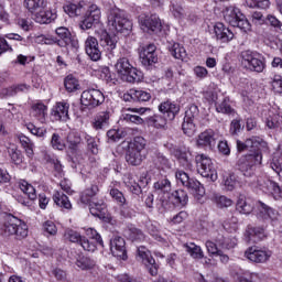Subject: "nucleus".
I'll list each match as a JSON object with an SVG mask.
<instances>
[{
  "mask_svg": "<svg viewBox=\"0 0 282 282\" xmlns=\"http://www.w3.org/2000/svg\"><path fill=\"white\" fill-rule=\"evenodd\" d=\"M115 69L121 80L126 83H140L142 79V73L133 67L127 57H119L115 64Z\"/></svg>",
  "mask_w": 282,
  "mask_h": 282,
  "instance_id": "f257e3e1",
  "label": "nucleus"
},
{
  "mask_svg": "<svg viewBox=\"0 0 282 282\" xmlns=\"http://www.w3.org/2000/svg\"><path fill=\"white\" fill-rule=\"evenodd\" d=\"M108 25L111 30H115V32L121 33L129 32L131 28H133V23L129 20L127 12L118 8L110 9L108 14Z\"/></svg>",
  "mask_w": 282,
  "mask_h": 282,
  "instance_id": "f03ea898",
  "label": "nucleus"
},
{
  "mask_svg": "<svg viewBox=\"0 0 282 282\" xmlns=\"http://www.w3.org/2000/svg\"><path fill=\"white\" fill-rule=\"evenodd\" d=\"M224 19L232 28H239L240 30H243V32H248V30H250V22L237 7L230 6L225 8Z\"/></svg>",
  "mask_w": 282,
  "mask_h": 282,
  "instance_id": "7ed1b4c3",
  "label": "nucleus"
},
{
  "mask_svg": "<svg viewBox=\"0 0 282 282\" xmlns=\"http://www.w3.org/2000/svg\"><path fill=\"white\" fill-rule=\"evenodd\" d=\"M2 230L8 237L11 235H14L17 239H25L28 237V225L14 216H8Z\"/></svg>",
  "mask_w": 282,
  "mask_h": 282,
  "instance_id": "20e7f679",
  "label": "nucleus"
},
{
  "mask_svg": "<svg viewBox=\"0 0 282 282\" xmlns=\"http://www.w3.org/2000/svg\"><path fill=\"white\" fill-rule=\"evenodd\" d=\"M263 161V154L259 150L254 152L242 155L237 162L238 169L243 173L245 177H252V169L259 166Z\"/></svg>",
  "mask_w": 282,
  "mask_h": 282,
  "instance_id": "39448f33",
  "label": "nucleus"
},
{
  "mask_svg": "<svg viewBox=\"0 0 282 282\" xmlns=\"http://www.w3.org/2000/svg\"><path fill=\"white\" fill-rule=\"evenodd\" d=\"M195 160L199 175L210 180V182H217V170L215 164H213V160L205 154H197Z\"/></svg>",
  "mask_w": 282,
  "mask_h": 282,
  "instance_id": "423d86ee",
  "label": "nucleus"
},
{
  "mask_svg": "<svg viewBox=\"0 0 282 282\" xmlns=\"http://www.w3.org/2000/svg\"><path fill=\"white\" fill-rule=\"evenodd\" d=\"M247 184H250L252 188H259V191H262V193L267 195H274L275 197L281 196V186L268 177L253 176L251 181H247Z\"/></svg>",
  "mask_w": 282,
  "mask_h": 282,
  "instance_id": "0eeeda50",
  "label": "nucleus"
},
{
  "mask_svg": "<svg viewBox=\"0 0 282 282\" xmlns=\"http://www.w3.org/2000/svg\"><path fill=\"white\" fill-rule=\"evenodd\" d=\"M241 65L245 66L246 69L257 72L258 74H261V72L265 69V62L263 61V57L261 55L253 54L250 51L242 53Z\"/></svg>",
  "mask_w": 282,
  "mask_h": 282,
  "instance_id": "6e6552de",
  "label": "nucleus"
},
{
  "mask_svg": "<svg viewBox=\"0 0 282 282\" xmlns=\"http://www.w3.org/2000/svg\"><path fill=\"white\" fill-rule=\"evenodd\" d=\"M80 102L84 107L96 109L105 102V95L98 89L89 88L82 93Z\"/></svg>",
  "mask_w": 282,
  "mask_h": 282,
  "instance_id": "1a4fd4ad",
  "label": "nucleus"
},
{
  "mask_svg": "<svg viewBox=\"0 0 282 282\" xmlns=\"http://www.w3.org/2000/svg\"><path fill=\"white\" fill-rule=\"evenodd\" d=\"M139 23L141 25V30H143V32H148L149 34H151V32L154 34L162 32V22L160 21V17L156 14H141L139 17Z\"/></svg>",
  "mask_w": 282,
  "mask_h": 282,
  "instance_id": "9d476101",
  "label": "nucleus"
},
{
  "mask_svg": "<svg viewBox=\"0 0 282 282\" xmlns=\"http://www.w3.org/2000/svg\"><path fill=\"white\" fill-rule=\"evenodd\" d=\"M64 237L72 243L80 245L82 248L86 250V252H96V242L90 241L89 239L80 236L78 231L68 229L65 231Z\"/></svg>",
  "mask_w": 282,
  "mask_h": 282,
  "instance_id": "9b49d317",
  "label": "nucleus"
},
{
  "mask_svg": "<svg viewBox=\"0 0 282 282\" xmlns=\"http://www.w3.org/2000/svg\"><path fill=\"white\" fill-rule=\"evenodd\" d=\"M100 8L96 4H91L79 24L82 30H91L97 23H100Z\"/></svg>",
  "mask_w": 282,
  "mask_h": 282,
  "instance_id": "f8f14e48",
  "label": "nucleus"
},
{
  "mask_svg": "<svg viewBox=\"0 0 282 282\" xmlns=\"http://www.w3.org/2000/svg\"><path fill=\"white\" fill-rule=\"evenodd\" d=\"M138 257L145 265L147 270L151 274V276H158V263H155V259L151 256V251H149L145 247L138 248Z\"/></svg>",
  "mask_w": 282,
  "mask_h": 282,
  "instance_id": "ddd939ff",
  "label": "nucleus"
},
{
  "mask_svg": "<svg viewBox=\"0 0 282 282\" xmlns=\"http://www.w3.org/2000/svg\"><path fill=\"white\" fill-rule=\"evenodd\" d=\"M110 252L117 259H122V261H127V242L124 241V238H122L121 236H113L110 239Z\"/></svg>",
  "mask_w": 282,
  "mask_h": 282,
  "instance_id": "4468645a",
  "label": "nucleus"
},
{
  "mask_svg": "<svg viewBox=\"0 0 282 282\" xmlns=\"http://www.w3.org/2000/svg\"><path fill=\"white\" fill-rule=\"evenodd\" d=\"M140 62L144 67H151L158 63V52L154 44L143 46L139 53Z\"/></svg>",
  "mask_w": 282,
  "mask_h": 282,
  "instance_id": "2eb2a0df",
  "label": "nucleus"
},
{
  "mask_svg": "<svg viewBox=\"0 0 282 282\" xmlns=\"http://www.w3.org/2000/svg\"><path fill=\"white\" fill-rule=\"evenodd\" d=\"M51 118L56 121L67 122L69 120V102L58 101L51 110Z\"/></svg>",
  "mask_w": 282,
  "mask_h": 282,
  "instance_id": "dca6fc26",
  "label": "nucleus"
},
{
  "mask_svg": "<svg viewBox=\"0 0 282 282\" xmlns=\"http://www.w3.org/2000/svg\"><path fill=\"white\" fill-rule=\"evenodd\" d=\"M101 45L106 47L108 58H116L118 56V37L116 35L110 36L108 32H104L101 35Z\"/></svg>",
  "mask_w": 282,
  "mask_h": 282,
  "instance_id": "f3484780",
  "label": "nucleus"
},
{
  "mask_svg": "<svg viewBox=\"0 0 282 282\" xmlns=\"http://www.w3.org/2000/svg\"><path fill=\"white\" fill-rule=\"evenodd\" d=\"M85 51L87 56L93 61H100L102 53L100 52V46L98 45V40L94 36H88L85 41Z\"/></svg>",
  "mask_w": 282,
  "mask_h": 282,
  "instance_id": "a211bd4d",
  "label": "nucleus"
},
{
  "mask_svg": "<svg viewBox=\"0 0 282 282\" xmlns=\"http://www.w3.org/2000/svg\"><path fill=\"white\" fill-rule=\"evenodd\" d=\"M214 33L216 40L221 43H230L235 39V33L221 22L214 25Z\"/></svg>",
  "mask_w": 282,
  "mask_h": 282,
  "instance_id": "6ab92c4d",
  "label": "nucleus"
},
{
  "mask_svg": "<svg viewBox=\"0 0 282 282\" xmlns=\"http://www.w3.org/2000/svg\"><path fill=\"white\" fill-rule=\"evenodd\" d=\"M245 257L253 263H265L270 259V252L261 250L257 247H250L246 252Z\"/></svg>",
  "mask_w": 282,
  "mask_h": 282,
  "instance_id": "aec40b11",
  "label": "nucleus"
},
{
  "mask_svg": "<svg viewBox=\"0 0 282 282\" xmlns=\"http://www.w3.org/2000/svg\"><path fill=\"white\" fill-rule=\"evenodd\" d=\"M67 142L73 160H75V162H82L83 152L78 149V147H80V135L72 133L68 135Z\"/></svg>",
  "mask_w": 282,
  "mask_h": 282,
  "instance_id": "412c9836",
  "label": "nucleus"
},
{
  "mask_svg": "<svg viewBox=\"0 0 282 282\" xmlns=\"http://www.w3.org/2000/svg\"><path fill=\"white\" fill-rule=\"evenodd\" d=\"M152 164L154 169H158V171H171L173 164L171 163V160L164 155V153L155 151L152 155Z\"/></svg>",
  "mask_w": 282,
  "mask_h": 282,
  "instance_id": "4be33fe9",
  "label": "nucleus"
},
{
  "mask_svg": "<svg viewBox=\"0 0 282 282\" xmlns=\"http://www.w3.org/2000/svg\"><path fill=\"white\" fill-rule=\"evenodd\" d=\"M55 34H57L58 39H52L51 42H46V44L57 43L59 47H65L66 45H69L72 41V33L69 32V29L65 26H59L55 30Z\"/></svg>",
  "mask_w": 282,
  "mask_h": 282,
  "instance_id": "5701e85b",
  "label": "nucleus"
},
{
  "mask_svg": "<svg viewBox=\"0 0 282 282\" xmlns=\"http://www.w3.org/2000/svg\"><path fill=\"white\" fill-rule=\"evenodd\" d=\"M159 111L163 113L167 120H175V116L180 113V105L170 100L163 101L159 106Z\"/></svg>",
  "mask_w": 282,
  "mask_h": 282,
  "instance_id": "b1692460",
  "label": "nucleus"
},
{
  "mask_svg": "<svg viewBox=\"0 0 282 282\" xmlns=\"http://www.w3.org/2000/svg\"><path fill=\"white\" fill-rule=\"evenodd\" d=\"M110 118L111 115L109 111L98 112L93 120V129H95V131H102L105 129H109Z\"/></svg>",
  "mask_w": 282,
  "mask_h": 282,
  "instance_id": "393cba45",
  "label": "nucleus"
},
{
  "mask_svg": "<svg viewBox=\"0 0 282 282\" xmlns=\"http://www.w3.org/2000/svg\"><path fill=\"white\" fill-rule=\"evenodd\" d=\"M110 196L119 204L121 208V215L123 217H132L133 214L127 209V198L122 192H120L118 188H111Z\"/></svg>",
  "mask_w": 282,
  "mask_h": 282,
  "instance_id": "a878e982",
  "label": "nucleus"
},
{
  "mask_svg": "<svg viewBox=\"0 0 282 282\" xmlns=\"http://www.w3.org/2000/svg\"><path fill=\"white\" fill-rule=\"evenodd\" d=\"M169 199L173 206L184 208V206L188 204V193H186L184 189H176L171 193Z\"/></svg>",
  "mask_w": 282,
  "mask_h": 282,
  "instance_id": "bb28decb",
  "label": "nucleus"
},
{
  "mask_svg": "<svg viewBox=\"0 0 282 282\" xmlns=\"http://www.w3.org/2000/svg\"><path fill=\"white\" fill-rule=\"evenodd\" d=\"M215 144V131L213 130H206L202 132L197 138V145L203 147L204 149H213Z\"/></svg>",
  "mask_w": 282,
  "mask_h": 282,
  "instance_id": "cd10ccee",
  "label": "nucleus"
},
{
  "mask_svg": "<svg viewBox=\"0 0 282 282\" xmlns=\"http://www.w3.org/2000/svg\"><path fill=\"white\" fill-rule=\"evenodd\" d=\"M245 237L247 241H252L253 243H257V241L265 239V229L261 227L248 226L245 232Z\"/></svg>",
  "mask_w": 282,
  "mask_h": 282,
  "instance_id": "c85d7f7f",
  "label": "nucleus"
},
{
  "mask_svg": "<svg viewBox=\"0 0 282 282\" xmlns=\"http://www.w3.org/2000/svg\"><path fill=\"white\" fill-rule=\"evenodd\" d=\"M100 193V188H98V185L93 184L88 186L86 189H84L79 194V202L80 204H84V206H87L88 204H91L94 202V197Z\"/></svg>",
  "mask_w": 282,
  "mask_h": 282,
  "instance_id": "c756f323",
  "label": "nucleus"
},
{
  "mask_svg": "<svg viewBox=\"0 0 282 282\" xmlns=\"http://www.w3.org/2000/svg\"><path fill=\"white\" fill-rule=\"evenodd\" d=\"M24 8L35 18L39 12L47 8V0H24Z\"/></svg>",
  "mask_w": 282,
  "mask_h": 282,
  "instance_id": "7c9ffc66",
  "label": "nucleus"
},
{
  "mask_svg": "<svg viewBox=\"0 0 282 282\" xmlns=\"http://www.w3.org/2000/svg\"><path fill=\"white\" fill-rule=\"evenodd\" d=\"M185 188H187L196 199H202V197H204V195L206 194V191L204 189L202 183H199V181L195 178H189L187 184L185 185Z\"/></svg>",
  "mask_w": 282,
  "mask_h": 282,
  "instance_id": "2f4dec72",
  "label": "nucleus"
},
{
  "mask_svg": "<svg viewBox=\"0 0 282 282\" xmlns=\"http://www.w3.org/2000/svg\"><path fill=\"white\" fill-rule=\"evenodd\" d=\"M216 243L219 246V248H223V250H232L237 246V238L235 237H225L221 234H218L215 237Z\"/></svg>",
  "mask_w": 282,
  "mask_h": 282,
  "instance_id": "473e14b6",
  "label": "nucleus"
},
{
  "mask_svg": "<svg viewBox=\"0 0 282 282\" xmlns=\"http://www.w3.org/2000/svg\"><path fill=\"white\" fill-rule=\"evenodd\" d=\"M56 17L57 15L54 11L42 9L41 11L35 13L34 20L36 21V23L47 24L52 23V21H55Z\"/></svg>",
  "mask_w": 282,
  "mask_h": 282,
  "instance_id": "72a5a7b5",
  "label": "nucleus"
},
{
  "mask_svg": "<svg viewBox=\"0 0 282 282\" xmlns=\"http://www.w3.org/2000/svg\"><path fill=\"white\" fill-rule=\"evenodd\" d=\"M143 160L144 155L142 154V152L138 150H131V148L128 149V152L126 154V161L128 162V164H131L132 166H140Z\"/></svg>",
  "mask_w": 282,
  "mask_h": 282,
  "instance_id": "f704fd0d",
  "label": "nucleus"
},
{
  "mask_svg": "<svg viewBox=\"0 0 282 282\" xmlns=\"http://www.w3.org/2000/svg\"><path fill=\"white\" fill-rule=\"evenodd\" d=\"M169 119L162 115H153L147 118L148 127H153L154 129H166V123Z\"/></svg>",
  "mask_w": 282,
  "mask_h": 282,
  "instance_id": "c9c22d12",
  "label": "nucleus"
},
{
  "mask_svg": "<svg viewBox=\"0 0 282 282\" xmlns=\"http://www.w3.org/2000/svg\"><path fill=\"white\" fill-rule=\"evenodd\" d=\"M245 147H247L248 151H254V149H258V151L261 152V149H268V142H265L260 137H251L247 139Z\"/></svg>",
  "mask_w": 282,
  "mask_h": 282,
  "instance_id": "e433bc0d",
  "label": "nucleus"
},
{
  "mask_svg": "<svg viewBox=\"0 0 282 282\" xmlns=\"http://www.w3.org/2000/svg\"><path fill=\"white\" fill-rule=\"evenodd\" d=\"M53 202L59 208H65V210H72V202H69V197L65 195L63 192H55L53 195Z\"/></svg>",
  "mask_w": 282,
  "mask_h": 282,
  "instance_id": "4c0bfd02",
  "label": "nucleus"
},
{
  "mask_svg": "<svg viewBox=\"0 0 282 282\" xmlns=\"http://www.w3.org/2000/svg\"><path fill=\"white\" fill-rule=\"evenodd\" d=\"M87 206H89V212L94 217H102L107 210V205L102 200H93Z\"/></svg>",
  "mask_w": 282,
  "mask_h": 282,
  "instance_id": "58836bf2",
  "label": "nucleus"
},
{
  "mask_svg": "<svg viewBox=\"0 0 282 282\" xmlns=\"http://www.w3.org/2000/svg\"><path fill=\"white\" fill-rule=\"evenodd\" d=\"M75 263L79 270H94L96 268V260L83 254L76 258Z\"/></svg>",
  "mask_w": 282,
  "mask_h": 282,
  "instance_id": "ea45409f",
  "label": "nucleus"
},
{
  "mask_svg": "<svg viewBox=\"0 0 282 282\" xmlns=\"http://www.w3.org/2000/svg\"><path fill=\"white\" fill-rule=\"evenodd\" d=\"M169 52L172 56L178 61H184L188 54L186 53V48L182 46L180 43H173L167 46Z\"/></svg>",
  "mask_w": 282,
  "mask_h": 282,
  "instance_id": "a19ab883",
  "label": "nucleus"
},
{
  "mask_svg": "<svg viewBox=\"0 0 282 282\" xmlns=\"http://www.w3.org/2000/svg\"><path fill=\"white\" fill-rule=\"evenodd\" d=\"M236 210H238V213L241 215H250V213L253 210V207L252 204H250V200L246 199V196H239L236 204Z\"/></svg>",
  "mask_w": 282,
  "mask_h": 282,
  "instance_id": "79ce46f5",
  "label": "nucleus"
},
{
  "mask_svg": "<svg viewBox=\"0 0 282 282\" xmlns=\"http://www.w3.org/2000/svg\"><path fill=\"white\" fill-rule=\"evenodd\" d=\"M185 250L188 252V254L192 257V259H204V250H202V247L195 245V242H188L185 245Z\"/></svg>",
  "mask_w": 282,
  "mask_h": 282,
  "instance_id": "37998d69",
  "label": "nucleus"
},
{
  "mask_svg": "<svg viewBox=\"0 0 282 282\" xmlns=\"http://www.w3.org/2000/svg\"><path fill=\"white\" fill-rule=\"evenodd\" d=\"M33 116L40 120V122H45V117L47 116V106L43 102H37L32 106Z\"/></svg>",
  "mask_w": 282,
  "mask_h": 282,
  "instance_id": "c03bdc74",
  "label": "nucleus"
},
{
  "mask_svg": "<svg viewBox=\"0 0 282 282\" xmlns=\"http://www.w3.org/2000/svg\"><path fill=\"white\" fill-rule=\"evenodd\" d=\"M259 214L258 217L261 219H274L275 213L272 207L265 205L263 202L258 203Z\"/></svg>",
  "mask_w": 282,
  "mask_h": 282,
  "instance_id": "a18cd8bd",
  "label": "nucleus"
},
{
  "mask_svg": "<svg viewBox=\"0 0 282 282\" xmlns=\"http://www.w3.org/2000/svg\"><path fill=\"white\" fill-rule=\"evenodd\" d=\"M64 87H65L66 91L72 94V93L78 91V89H80V83L78 82V79L76 77H74V75H68L64 79Z\"/></svg>",
  "mask_w": 282,
  "mask_h": 282,
  "instance_id": "49530a36",
  "label": "nucleus"
},
{
  "mask_svg": "<svg viewBox=\"0 0 282 282\" xmlns=\"http://www.w3.org/2000/svg\"><path fill=\"white\" fill-rule=\"evenodd\" d=\"M19 186L20 191H22V193H24V195H26L31 202L36 199V188H34L32 184L28 183V181H21Z\"/></svg>",
  "mask_w": 282,
  "mask_h": 282,
  "instance_id": "de8ad7c7",
  "label": "nucleus"
},
{
  "mask_svg": "<svg viewBox=\"0 0 282 282\" xmlns=\"http://www.w3.org/2000/svg\"><path fill=\"white\" fill-rule=\"evenodd\" d=\"M265 127H268V129H273V130L281 129L282 117L276 113L269 115L265 119Z\"/></svg>",
  "mask_w": 282,
  "mask_h": 282,
  "instance_id": "09e8293b",
  "label": "nucleus"
},
{
  "mask_svg": "<svg viewBox=\"0 0 282 282\" xmlns=\"http://www.w3.org/2000/svg\"><path fill=\"white\" fill-rule=\"evenodd\" d=\"M20 143L25 150L28 158H34V143L25 135L19 137Z\"/></svg>",
  "mask_w": 282,
  "mask_h": 282,
  "instance_id": "8fccbe9b",
  "label": "nucleus"
},
{
  "mask_svg": "<svg viewBox=\"0 0 282 282\" xmlns=\"http://www.w3.org/2000/svg\"><path fill=\"white\" fill-rule=\"evenodd\" d=\"M218 113H226L227 116H235V109L230 106V99L224 98L223 101L216 106Z\"/></svg>",
  "mask_w": 282,
  "mask_h": 282,
  "instance_id": "3c124183",
  "label": "nucleus"
},
{
  "mask_svg": "<svg viewBox=\"0 0 282 282\" xmlns=\"http://www.w3.org/2000/svg\"><path fill=\"white\" fill-rule=\"evenodd\" d=\"M223 184L225 186V191H235V188H237V176L235 173H229L223 176Z\"/></svg>",
  "mask_w": 282,
  "mask_h": 282,
  "instance_id": "603ef678",
  "label": "nucleus"
},
{
  "mask_svg": "<svg viewBox=\"0 0 282 282\" xmlns=\"http://www.w3.org/2000/svg\"><path fill=\"white\" fill-rule=\"evenodd\" d=\"M182 130L185 133V135H188V138H192V135H195V131H197L195 121L184 118L182 123Z\"/></svg>",
  "mask_w": 282,
  "mask_h": 282,
  "instance_id": "864d4df0",
  "label": "nucleus"
},
{
  "mask_svg": "<svg viewBox=\"0 0 282 282\" xmlns=\"http://www.w3.org/2000/svg\"><path fill=\"white\" fill-rule=\"evenodd\" d=\"M84 140L87 144V149L88 151H90V153H93V155H98V140H96V138L84 133Z\"/></svg>",
  "mask_w": 282,
  "mask_h": 282,
  "instance_id": "5fc2aeb1",
  "label": "nucleus"
},
{
  "mask_svg": "<svg viewBox=\"0 0 282 282\" xmlns=\"http://www.w3.org/2000/svg\"><path fill=\"white\" fill-rule=\"evenodd\" d=\"M154 189L156 193H171V181L163 178L154 183Z\"/></svg>",
  "mask_w": 282,
  "mask_h": 282,
  "instance_id": "6e6d98bb",
  "label": "nucleus"
},
{
  "mask_svg": "<svg viewBox=\"0 0 282 282\" xmlns=\"http://www.w3.org/2000/svg\"><path fill=\"white\" fill-rule=\"evenodd\" d=\"M127 188H129L130 192H132L133 195H141L142 194V187L133 177L129 176L127 181L124 182Z\"/></svg>",
  "mask_w": 282,
  "mask_h": 282,
  "instance_id": "4d7b16f0",
  "label": "nucleus"
},
{
  "mask_svg": "<svg viewBox=\"0 0 282 282\" xmlns=\"http://www.w3.org/2000/svg\"><path fill=\"white\" fill-rule=\"evenodd\" d=\"M64 12L68 14V17H80V13L83 12V6L80 4H67L64 7Z\"/></svg>",
  "mask_w": 282,
  "mask_h": 282,
  "instance_id": "13d9d810",
  "label": "nucleus"
},
{
  "mask_svg": "<svg viewBox=\"0 0 282 282\" xmlns=\"http://www.w3.org/2000/svg\"><path fill=\"white\" fill-rule=\"evenodd\" d=\"M147 148V140L142 137H135L133 142L130 144L129 149L133 151L143 152Z\"/></svg>",
  "mask_w": 282,
  "mask_h": 282,
  "instance_id": "bf43d9fd",
  "label": "nucleus"
},
{
  "mask_svg": "<svg viewBox=\"0 0 282 282\" xmlns=\"http://www.w3.org/2000/svg\"><path fill=\"white\" fill-rule=\"evenodd\" d=\"M17 113V107L12 104H8L6 108H0V116L7 120H12Z\"/></svg>",
  "mask_w": 282,
  "mask_h": 282,
  "instance_id": "052dcab7",
  "label": "nucleus"
},
{
  "mask_svg": "<svg viewBox=\"0 0 282 282\" xmlns=\"http://www.w3.org/2000/svg\"><path fill=\"white\" fill-rule=\"evenodd\" d=\"M51 147L56 151H64L65 150V141L61 138L58 133H53L51 139Z\"/></svg>",
  "mask_w": 282,
  "mask_h": 282,
  "instance_id": "680f3d73",
  "label": "nucleus"
},
{
  "mask_svg": "<svg viewBox=\"0 0 282 282\" xmlns=\"http://www.w3.org/2000/svg\"><path fill=\"white\" fill-rule=\"evenodd\" d=\"M174 156L181 162L182 164H188L191 162V151L186 150H175Z\"/></svg>",
  "mask_w": 282,
  "mask_h": 282,
  "instance_id": "e2e57ef3",
  "label": "nucleus"
},
{
  "mask_svg": "<svg viewBox=\"0 0 282 282\" xmlns=\"http://www.w3.org/2000/svg\"><path fill=\"white\" fill-rule=\"evenodd\" d=\"M264 25H271V28H274L275 32L282 34V22H280L276 17L272 14L267 15V23H264Z\"/></svg>",
  "mask_w": 282,
  "mask_h": 282,
  "instance_id": "0e129e2a",
  "label": "nucleus"
},
{
  "mask_svg": "<svg viewBox=\"0 0 282 282\" xmlns=\"http://www.w3.org/2000/svg\"><path fill=\"white\" fill-rule=\"evenodd\" d=\"M214 202L218 208H230L232 206V199L227 196H215Z\"/></svg>",
  "mask_w": 282,
  "mask_h": 282,
  "instance_id": "69168bd1",
  "label": "nucleus"
},
{
  "mask_svg": "<svg viewBox=\"0 0 282 282\" xmlns=\"http://www.w3.org/2000/svg\"><path fill=\"white\" fill-rule=\"evenodd\" d=\"M133 97L139 102H149L151 100V93L147 90H133Z\"/></svg>",
  "mask_w": 282,
  "mask_h": 282,
  "instance_id": "338daca9",
  "label": "nucleus"
},
{
  "mask_svg": "<svg viewBox=\"0 0 282 282\" xmlns=\"http://www.w3.org/2000/svg\"><path fill=\"white\" fill-rule=\"evenodd\" d=\"M186 120H197L199 118V108L195 105L189 106V108L185 111V117Z\"/></svg>",
  "mask_w": 282,
  "mask_h": 282,
  "instance_id": "774afa93",
  "label": "nucleus"
}]
</instances>
